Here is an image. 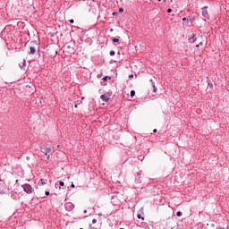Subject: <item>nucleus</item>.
Masks as SVG:
<instances>
[{
  "label": "nucleus",
  "mask_w": 229,
  "mask_h": 229,
  "mask_svg": "<svg viewBox=\"0 0 229 229\" xmlns=\"http://www.w3.org/2000/svg\"><path fill=\"white\" fill-rule=\"evenodd\" d=\"M21 187L26 194H33L35 191V189L29 183L22 184Z\"/></svg>",
  "instance_id": "f257e3e1"
},
{
  "label": "nucleus",
  "mask_w": 229,
  "mask_h": 229,
  "mask_svg": "<svg viewBox=\"0 0 229 229\" xmlns=\"http://www.w3.org/2000/svg\"><path fill=\"white\" fill-rule=\"evenodd\" d=\"M134 182H135V183H142V170H140V171L135 174Z\"/></svg>",
  "instance_id": "f03ea898"
},
{
  "label": "nucleus",
  "mask_w": 229,
  "mask_h": 229,
  "mask_svg": "<svg viewBox=\"0 0 229 229\" xmlns=\"http://www.w3.org/2000/svg\"><path fill=\"white\" fill-rule=\"evenodd\" d=\"M64 208L68 211L71 212L72 210H74V204L72 202H66L64 204Z\"/></svg>",
  "instance_id": "7ed1b4c3"
},
{
  "label": "nucleus",
  "mask_w": 229,
  "mask_h": 229,
  "mask_svg": "<svg viewBox=\"0 0 229 229\" xmlns=\"http://www.w3.org/2000/svg\"><path fill=\"white\" fill-rule=\"evenodd\" d=\"M100 99H102V101H105L106 103H108V101H110V93H105L101 95Z\"/></svg>",
  "instance_id": "20e7f679"
},
{
  "label": "nucleus",
  "mask_w": 229,
  "mask_h": 229,
  "mask_svg": "<svg viewBox=\"0 0 229 229\" xmlns=\"http://www.w3.org/2000/svg\"><path fill=\"white\" fill-rule=\"evenodd\" d=\"M202 10V17H204L205 19H208V6H204L201 8Z\"/></svg>",
  "instance_id": "39448f33"
},
{
  "label": "nucleus",
  "mask_w": 229,
  "mask_h": 229,
  "mask_svg": "<svg viewBox=\"0 0 229 229\" xmlns=\"http://www.w3.org/2000/svg\"><path fill=\"white\" fill-rule=\"evenodd\" d=\"M197 38H196V35L192 34L191 36L189 37L188 41L190 42V44H194V42H196Z\"/></svg>",
  "instance_id": "423d86ee"
},
{
  "label": "nucleus",
  "mask_w": 229,
  "mask_h": 229,
  "mask_svg": "<svg viewBox=\"0 0 229 229\" xmlns=\"http://www.w3.org/2000/svg\"><path fill=\"white\" fill-rule=\"evenodd\" d=\"M51 151H53V148H51V147H47L44 148L43 153L44 155H47V153H51Z\"/></svg>",
  "instance_id": "0eeeda50"
},
{
  "label": "nucleus",
  "mask_w": 229,
  "mask_h": 229,
  "mask_svg": "<svg viewBox=\"0 0 229 229\" xmlns=\"http://www.w3.org/2000/svg\"><path fill=\"white\" fill-rule=\"evenodd\" d=\"M37 53V48L35 47H30L29 55H35Z\"/></svg>",
  "instance_id": "6e6552de"
},
{
  "label": "nucleus",
  "mask_w": 229,
  "mask_h": 229,
  "mask_svg": "<svg viewBox=\"0 0 229 229\" xmlns=\"http://www.w3.org/2000/svg\"><path fill=\"white\" fill-rule=\"evenodd\" d=\"M151 83H152V87H153V92L155 94H157V86L155 85V82L153 81V79L150 80Z\"/></svg>",
  "instance_id": "1a4fd4ad"
},
{
  "label": "nucleus",
  "mask_w": 229,
  "mask_h": 229,
  "mask_svg": "<svg viewBox=\"0 0 229 229\" xmlns=\"http://www.w3.org/2000/svg\"><path fill=\"white\" fill-rule=\"evenodd\" d=\"M112 42L114 44H119V36H116V38H113Z\"/></svg>",
  "instance_id": "9d476101"
},
{
  "label": "nucleus",
  "mask_w": 229,
  "mask_h": 229,
  "mask_svg": "<svg viewBox=\"0 0 229 229\" xmlns=\"http://www.w3.org/2000/svg\"><path fill=\"white\" fill-rule=\"evenodd\" d=\"M21 69H24L26 67V59H23V62L19 64Z\"/></svg>",
  "instance_id": "9b49d317"
},
{
  "label": "nucleus",
  "mask_w": 229,
  "mask_h": 229,
  "mask_svg": "<svg viewBox=\"0 0 229 229\" xmlns=\"http://www.w3.org/2000/svg\"><path fill=\"white\" fill-rule=\"evenodd\" d=\"M138 219H141V221H144V216H142L141 214L137 215Z\"/></svg>",
  "instance_id": "f8f14e48"
},
{
  "label": "nucleus",
  "mask_w": 229,
  "mask_h": 229,
  "mask_svg": "<svg viewBox=\"0 0 229 229\" xmlns=\"http://www.w3.org/2000/svg\"><path fill=\"white\" fill-rule=\"evenodd\" d=\"M109 55H110V56H114V55H115V51L111 50V51L109 52Z\"/></svg>",
  "instance_id": "ddd939ff"
},
{
  "label": "nucleus",
  "mask_w": 229,
  "mask_h": 229,
  "mask_svg": "<svg viewBox=\"0 0 229 229\" xmlns=\"http://www.w3.org/2000/svg\"><path fill=\"white\" fill-rule=\"evenodd\" d=\"M106 80H112V78L109 77V76H105V77H103V81H106Z\"/></svg>",
  "instance_id": "4468645a"
},
{
  "label": "nucleus",
  "mask_w": 229,
  "mask_h": 229,
  "mask_svg": "<svg viewBox=\"0 0 229 229\" xmlns=\"http://www.w3.org/2000/svg\"><path fill=\"white\" fill-rule=\"evenodd\" d=\"M40 184L41 185H46L47 182L44 181V179H40Z\"/></svg>",
  "instance_id": "2eb2a0df"
},
{
  "label": "nucleus",
  "mask_w": 229,
  "mask_h": 229,
  "mask_svg": "<svg viewBox=\"0 0 229 229\" xmlns=\"http://www.w3.org/2000/svg\"><path fill=\"white\" fill-rule=\"evenodd\" d=\"M176 216L177 217H182V211H177Z\"/></svg>",
  "instance_id": "dca6fc26"
},
{
  "label": "nucleus",
  "mask_w": 229,
  "mask_h": 229,
  "mask_svg": "<svg viewBox=\"0 0 229 229\" xmlns=\"http://www.w3.org/2000/svg\"><path fill=\"white\" fill-rule=\"evenodd\" d=\"M135 96V90H131V98H133Z\"/></svg>",
  "instance_id": "f3484780"
},
{
  "label": "nucleus",
  "mask_w": 229,
  "mask_h": 229,
  "mask_svg": "<svg viewBox=\"0 0 229 229\" xmlns=\"http://www.w3.org/2000/svg\"><path fill=\"white\" fill-rule=\"evenodd\" d=\"M81 103H83V100H78V101L75 102V104L78 105V106L81 105Z\"/></svg>",
  "instance_id": "a211bd4d"
},
{
  "label": "nucleus",
  "mask_w": 229,
  "mask_h": 229,
  "mask_svg": "<svg viewBox=\"0 0 229 229\" xmlns=\"http://www.w3.org/2000/svg\"><path fill=\"white\" fill-rule=\"evenodd\" d=\"M59 185H60V187H64L65 185V183L63 181H60Z\"/></svg>",
  "instance_id": "6ab92c4d"
},
{
  "label": "nucleus",
  "mask_w": 229,
  "mask_h": 229,
  "mask_svg": "<svg viewBox=\"0 0 229 229\" xmlns=\"http://www.w3.org/2000/svg\"><path fill=\"white\" fill-rule=\"evenodd\" d=\"M118 12H119V13H123V12H124V9L123 7H120Z\"/></svg>",
  "instance_id": "aec40b11"
},
{
  "label": "nucleus",
  "mask_w": 229,
  "mask_h": 229,
  "mask_svg": "<svg viewBox=\"0 0 229 229\" xmlns=\"http://www.w3.org/2000/svg\"><path fill=\"white\" fill-rule=\"evenodd\" d=\"M185 21H187V24H189V19H187V18H182V21L185 22Z\"/></svg>",
  "instance_id": "412c9836"
},
{
  "label": "nucleus",
  "mask_w": 229,
  "mask_h": 229,
  "mask_svg": "<svg viewBox=\"0 0 229 229\" xmlns=\"http://www.w3.org/2000/svg\"><path fill=\"white\" fill-rule=\"evenodd\" d=\"M89 229H98V228L92 226V224H89Z\"/></svg>",
  "instance_id": "4be33fe9"
},
{
  "label": "nucleus",
  "mask_w": 229,
  "mask_h": 229,
  "mask_svg": "<svg viewBox=\"0 0 229 229\" xmlns=\"http://www.w3.org/2000/svg\"><path fill=\"white\" fill-rule=\"evenodd\" d=\"M166 12H167V13H171L173 12V9L168 8Z\"/></svg>",
  "instance_id": "5701e85b"
},
{
  "label": "nucleus",
  "mask_w": 229,
  "mask_h": 229,
  "mask_svg": "<svg viewBox=\"0 0 229 229\" xmlns=\"http://www.w3.org/2000/svg\"><path fill=\"white\" fill-rule=\"evenodd\" d=\"M69 22H70V24H74V20L71 19V20H69Z\"/></svg>",
  "instance_id": "b1692460"
},
{
  "label": "nucleus",
  "mask_w": 229,
  "mask_h": 229,
  "mask_svg": "<svg viewBox=\"0 0 229 229\" xmlns=\"http://www.w3.org/2000/svg\"><path fill=\"white\" fill-rule=\"evenodd\" d=\"M92 223H93V225H96V223H98V219L94 218V219L92 220Z\"/></svg>",
  "instance_id": "393cba45"
},
{
  "label": "nucleus",
  "mask_w": 229,
  "mask_h": 229,
  "mask_svg": "<svg viewBox=\"0 0 229 229\" xmlns=\"http://www.w3.org/2000/svg\"><path fill=\"white\" fill-rule=\"evenodd\" d=\"M46 157H47V160H49V158H51V156H49V155H46Z\"/></svg>",
  "instance_id": "a878e982"
},
{
  "label": "nucleus",
  "mask_w": 229,
  "mask_h": 229,
  "mask_svg": "<svg viewBox=\"0 0 229 229\" xmlns=\"http://www.w3.org/2000/svg\"><path fill=\"white\" fill-rule=\"evenodd\" d=\"M71 187H72V189H74V182H72V184H71Z\"/></svg>",
  "instance_id": "bb28decb"
},
{
  "label": "nucleus",
  "mask_w": 229,
  "mask_h": 229,
  "mask_svg": "<svg viewBox=\"0 0 229 229\" xmlns=\"http://www.w3.org/2000/svg\"><path fill=\"white\" fill-rule=\"evenodd\" d=\"M46 196H49V191L45 192Z\"/></svg>",
  "instance_id": "cd10ccee"
},
{
  "label": "nucleus",
  "mask_w": 229,
  "mask_h": 229,
  "mask_svg": "<svg viewBox=\"0 0 229 229\" xmlns=\"http://www.w3.org/2000/svg\"><path fill=\"white\" fill-rule=\"evenodd\" d=\"M129 78L131 80V78H133V74L129 75Z\"/></svg>",
  "instance_id": "c85d7f7f"
},
{
  "label": "nucleus",
  "mask_w": 229,
  "mask_h": 229,
  "mask_svg": "<svg viewBox=\"0 0 229 229\" xmlns=\"http://www.w3.org/2000/svg\"><path fill=\"white\" fill-rule=\"evenodd\" d=\"M157 129H154L153 130V133H157Z\"/></svg>",
  "instance_id": "c756f323"
},
{
  "label": "nucleus",
  "mask_w": 229,
  "mask_h": 229,
  "mask_svg": "<svg viewBox=\"0 0 229 229\" xmlns=\"http://www.w3.org/2000/svg\"><path fill=\"white\" fill-rule=\"evenodd\" d=\"M74 108H78V104H74Z\"/></svg>",
  "instance_id": "7c9ffc66"
},
{
  "label": "nucleus",
  "mask_w": 229,
  "mask_h": 229,
  "mask_svg": "<svg viewBox=\"0 0 229 229\" xmlns=\"http://www.w3.org/2000/svg\"><path fill=\"white\" fill-rule=\"evenodd\" d=\"M199 46H203V42H199Z\"/></svg>",
  "instance_id": "2f4dec72"
},
{
  "label": "nucleus",
  "mask_w": 229,
  "mask_h": 229,
  "mask_svg": "<svg viewBox=\"0 0 229 229\" xmlns=\"http://www.w3.org/2000/svg\"><path fill=\"white\" fill-rule=\"evenodd\" d=\"M114 198H115V195H113V196L111 197V199H114Z\"/></svg>",
  "instance_id": "473e14b6"
},
{
  "label": "nucleus",
  "mask_w": 229,
  "mask_h": 229,
  "mask_svg": "<svg viewBox=\"0 0 229 229\" xmlns=\"http://www.w3.org/2000/svg\"><path fill=\"white\" fill-rule=\"evenodd\" d=\"M113 15H117V13H113Z\"/></svg>",
  "instance_id": "72a5a7b5"
},
{
  "label": "nucleus",
  "mask_w": 229,
  "mask_h": 229,
  "mask_svg": "<svg viewBox=\"0 0 229 229\" xmlns=\"http://www.w3.org/2000/svg\"><path fill=\"white\" fill-rule=\"evenodd\" d=\"M196 47H199V45L198 44V45H196Z\"/></svg>",
  "instance_id": "f704fd0d"
},
{
  "label": "nucleus",
  "mask_w": 229,
  "mask_h": 229,
  "mask_svg": "<svg viewBox=\"0 0 229 229\" xmlns=\"http://www.w3.org/2000/svg\"><path fill=\"white\" fill-rule=\"evenodd\" d=\"M110 31H114V29H110Z\"/></svg>",
  "instance_id": "c9c22d12"
},
{
  "label": "nucleus",
  "mask_w": 229,
  "mask_h": 229,
  "mask_svg": "<svg viewBox=\"0 0 229 229\" xmlns=\"http://www.w3.org/2000/svg\"><path fill=\"white\" fill-rule=\"evenodd\" d=\"M98 78H101V75H98Z\"/></svg>",
  "instance_id": "e433bc0d"
},
{
  "label": "nucleus",
  "mask_w": 229,
  "mask_h": 229,
  "mask_svg": "<svg viewBox=\"0 0 229 229\" xmlns=\"http://www.w3.org/2000/svg\"><path fill=\"white\" fill-rule=\"evenodd\" d=\"M84 214H87V210H84Z\"/></svg>",
  "instance_id": "4c0bfd02"
}]
</instances>
